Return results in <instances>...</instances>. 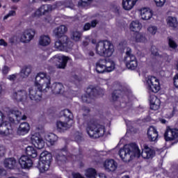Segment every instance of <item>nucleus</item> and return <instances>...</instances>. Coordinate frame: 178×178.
<instances>
[{"instance_id": "obj_7", "label": "nucleus", "mask_w": 178, "mask_h": 178, "mask_svg": "<svg viewBox=\"0 0 178 178\" xmlns=\"http://www.w3.org/2000/svg\"><path fill=\"white\" fill-rule=\"evenodd\" d=\"M115 70V62L111 59H99L96 63L97 73H111Z\"/></svg>"}, {"instance_id": "obj_18", "label": "nucleus", "mask_w": 178, "mask_h": 178, "mask_svg": "<svg viewBox=\"0 0 178 178\" xmlns=\"http://www.w3.org/2000/svg\"><path fill=\"white\" fill-rule=\"evenodd\" d=\"M34 35H35V31L34 29H28L23 33L21 41L25 43L30 42L34 38Z\"/></svg>"}, {"instance_id": "obj_22", "label": "nucleus", "mask_w": 178, "mask_h": 178, "mask_svg": "<svg viewBox=\"0 0 178 178\" xmlns=\"http://www.w3.org/2000/svg\"><path fill=\"white\" fill-rule=\"evenodd\" d=\"M29 131H30V124L24 122L19 124L17 130V134L18 136H26V134H29Z\"/></svg>"}, {"instance_id": "obj_1", "label": "nucleus", "mask_w": 178, "mask_h": 178, "mask_svg": "<svg viewBox=\"0 0 178 178\" xmlns=\"http://www.w3.org/2000/svg\"><path fill=\"white\" fill-rule=\"evenodd\" d=\"M154 155H155L154 149L145 147L141 152L136 143L125 145L119 151V156L124 162H130L136 156V158L142 156L144 159H150V158H154Z\"/></svg>"}, {"instance_id": "obj_49", "label": "nucleus", "mask_w": 178, "mask_h": 178, "mask_svg": "<svg viewBox=\"0 0 178 178\" xmlns=\"http://www.w3.org/2000/svg\"><path fill=\"white\" fill-rule=\"evenodd\" d=\"M173 83L175 87H176V88H178V74H176V75L174 76Z\"/></svg>"}, {"instance_id": "obj_63", "label": "nucleus", "mask_w": 178, "mask_h": 178, "mask_svg": "<svg viewBox=\"0 0 178 178\" xmlns=\"http://www.w3.org/2000/svg\"><path fill=\"white\" fill-rule=\"evenodd\" d=\"M161 123H163V124H165V123H166V121L165 120H161Z\"/></svg>"}, {"instance_id": "obj_29", "label": "nucleus", "mask_w": 178, "mask_h": 178, "mask_svg": "<svg viewBox=\"0 0 178 178\" xmlns=\"http://www.w3.org/2000/svg\"><path fill=\"white\" fill-rule=\"evenodd\" d=\"M38 44L41 47H48L51 44V38L49 35H41L39 38Z\"/></svg>"}, {"instance_id": "obj_2", "label": "nucleus", "mask_w": 178, "mask_h": 178, "mask_svg": "<svg viewBox=\"0 0 178 178\" xmlns=\"http://www.w3.org/2000/svg\"><path fill=\"white\" fill-rule=\"evenodd\" d=\"M67 33V27L65 25H60L53 31V34L56 38H59L54 43V48L58 51H65L67 48H70V40L67 35H65Z\"/></svg>"}, {"instance_id": "obj_62", "label": "nucleus", "mask_w": 178, "mask_h": 178, "mask_svg": "<svg viewBox=\"0 0 178 178\" xmlns=\"http://www.w3.org/2000/svg\"><path fill=\"white\" fill-rule=\"evenodd\" d=\"M88 55L89 56H94L95 54L94 53V51H89Z\"/></svg>"}, {"instance_id": "obj_48", "label": "nucleus", "mask_w": 178, "mask_h": 178, "mask_svg": "<svg viewBox=\"0 0 178 178\" xmlns=\"http://www.w3.org/2000/svg\"><path fill=\"white\" fill-rule=\"evenodd\" d=\"M16 15V11L15 10H10L4 17L3 20H6L8 17H10V16H15Z\"/></svg>"}, {"instance_id": "obj_11", "label": "nucleus", "mask_w": 178, "mask_h": 178, "mask_svg": "<svg viewBox=\"0 0 178 178\" xmlns=\"http://www.w3.org/2000/svg\"><path fill=\"white\" fill-rule=\"evenodd\" d=\"M69 57L67 56L56 55L53 56L49 62L55 65L57 69H65Z\"/></svg>"}, {"instance_id": "obj_28", "label": "nucleus", "mask_w": 178, "mask_h": 178, "mask_svg": "<svg viewBox=\"0 0 178 178\" xmlns=\"http://www.w3.org/2000/svg\"><path fill=\"white\" fill-rule=\"evenodd\" d=\"M140 16L143 20H149L152 17V11L147 8H142L140 9Z\"/></svg>"}, {"instance_id": "obj_51", "label": "nucleus", "mask_w": 178, "mask_h": 178, "mask_svg": "<svg viewBox=\"0 0 178 178\" xmlns=\"http://www.w3.org/2000/svg\"><path fill=\"white\" fill-rule=\"evenodd\" d=\"M72 177L73 178H85L83 176H82L80 173H78V172L72 173Z\"/></svg>"}, {"instance_id": "obj_8", "label": "nucleus", "mask_w": 178, "mask_h": 178, "mask_svg": "<svg viewBox=\"0 0 178 178\" xmlns=\"http://www.w3.org/2000/svg\"><path fill=\"white\" fill-rule=\"evenodd\" d=\"M52 161V155L48 152H43L40 154V161L38 168L41 173L47 172L49 169Z\"/></svg>"}, {"instance_id": "obj_32", "label": "nucleus", "mask_w": 178, "mask_h": 178, "mask_svg": "<svg viewBox=\"0 0 178 178\" xmlns=\"http://www.w3.org/2000/svg\"><path fill=\"white\" fill-rule=\"evenodd\" d=\"M143 27V25L140 22L138 21H133L130 24L129 29L131 31H134L135 33H138V31H140Z\"/></svg>"}, {"instance_id": "obj_4", "label": "nucleus", "mask_w": 178, "mask_h": 178, "mask_svg": "<svg viewBox=\"0 0 178 178\" xmlns=\"http://www.w3.org/2000/svg\"><path fill=\"white\" fill-rule=\"evenodd\" d=\"M60 117L63 116L65 118V121L58 120L56 122V127L58 131L60 133H65L67 130H69L72 127V124L70 123V120L73 119V113L69 109H65L60 112Z\"/></svg>"}, {"instance_id": "obj_34", "label": "nucleus", "mask_w": 178, "mask_h": 178, "mask_svg": "<svg viewBox=\"0 0 178 178\" xmlns=\"http://www.w3.org/2000/svg\"><path fill=\"white\" fill-rule=\"evenodd\" d=\"M26 154L28 156H31V158H37V150L33 146H28L26 148Z\"/></svg>"}, {"instance_id": "obj_21", "label": "nucleus", "mask_w": 178, "mask_h": 178, "mask_svg": "<svg viewBox=\"0 0 178 178\" xmlns=\"http://www.w3.org/2000/svg\"><path fill=\"white\" fill-rule=\"evenodd\" d=\"M13 98L18 102L26 101V99H27V92L25 90H19L17 92H14L13 94Z\"/></svg>"}, {"instance_id": "obj_36", "label": "nucleus", "mask_w": 178, "mask_h": 178, "mask_svg": "<svg viewBox=\"0 0 178 178\" xmlns=\"http://www.w3.org/2000/svg\"><path fill=\"white\" fill-rule=\"evenodd\" d=\"M167 24L172 29H176L177 27V19L175 17H168L166 19Z\"/></svg>"}, {"instance_id": "obj_31", "label": "nucleus", "mask_w": 178, "mask_h": 178, "mask_svg": "<svg viewBox=\"0 0 178 178\" xmlns=\"http://www.w3.org/2000/svg\"><path fill=\"white\" fill-rule=\"evenodd\" d=\"M51 91L53 94H61L63 91V85L60 83H54L51 86Z\"/></svg>"}, {"instance_id": "obj_56", "label": "nucleus", "mask_w": 178, "mask_h": 178, "mask_svg": "<svg viewBox=\"0 0 178 178\" xmlns=\"http://www.w3.org/2000/svg\"><path fill=\"white\" fill-rule=\"evenodd\" d=\"M8 72H9V67H8L7 66L3 67V73L4 74H6L8 73Z\"/></svg>"}, {"instance_id": "obj_25", "label": "nucleus", "mask_w": 178, "mask_h": 178, "mask_svg": "<svg viewBox=\"0 0 178 178\" xmlns=\"http://www.w3.org/2000/svg\"><path fill=\"white\" fill-rule=\"evenodd\" d=\"M147 134L149 141H156L158 140V131H156V128L154 127H149Z\"/></svg>"}, {"instance_id": "obj_47", "label": "nucleus", "mask_w": 178, "mask_h": 178, "mask_svg": "<svg viewBox=\"0 0 178 178\" xmlns=\"http://www.w3.org/2000/svg\"><path fill=\"white\" fill-rule=\"evenodd\" d=\"M154 2L156 5V6L162 7L163 5H165V2H166V0H154Z\"/></svg>"}, {"instance_id": "obj_53", "label": "nucleus", "mask_w": 178, "mask_h": 178, "mask_svg": "<svg viewBox=\"0 0 178 178\" xmlns=\"http://www.w3.org/2000/svg\"><path fill=\"white\" fill-rule=\"evenodd\" d=\"M5 147L3 146H0V156H3L5 155Z\"/></svg>"}, {"instance_id": "obj_14", "label": "nucleus", "mask_w": 178, "mask_h": 178, "mask_svg": "<svg viewBox=\"0 0 178 178\" xmlns=\"http://www.w3.org/2000/svg\"><path fill=\"white\" fill-rule=\"evenodd\" d=\"M17 122H20V120H26L27 119V116L26 115H22V112L19 110L11 109L9 111V119L11 122H15V118Z\"/></svg>"}, {"instance_id": "obj_55", "label": "nucleus", "mask_w": 178, "mask_h": 178, "mask_svg": "<svg viewBox=\"0 0 178 178\" xmlns=\"http://www.w3.org/2000/svg\"><path fill=\"white\" fill-rule=\"evenodd\" d=\"M0 46L8 47V42L3 39H0Z\"/></svg>"}, {"instance_id": "obj_16", "label": "nucleus", "mask_w": 178, "mask_h": 178, "mask_svg": "<svg viewBox=\"0 0 178 178\" xmlns=\"http://www.w3.org/2000/svg\"><path fill=\"white\" fill-rule=\"evenodd\" d=\"M178 137V129H170V127H167V129L164 134V138L165 141H172L177 138Z\"/></svg>"}, {"instance_id": "obj_19", "label": "nucleus", "mask_w": 178, "mask_h": 178, "mask_svg": "<svg viewBox=\"0 0 178 178\" xmlns=\"http://www.w3.org/2000/svg\"><path fill=\"white\" fill-rule=\"evenodd\" d=\"M0 134L1 136H9L12 134V125L9 122H3L0 124Z\"/></svg>"}, {"instance_id": "obj_35", "label": "nucleus", "mask_w": 178, "mask_h": 178, "mask_svg": "<svg viewBox=\"0 0 178 178\" xmlns=\"http://www.w3.org/2000/svg\"><path fill=\"white\" fill-rule=\"evenodd\" d=\"M44 138L46 141H48V143H50L51 145H54V144H55V143H56V141L58 140V136L52 133L46 134Z\"/></svg>"}, {"instance_id": "obj_10", "label": "nucleus", "mask_w": 178, "mask_h": 178, "mask_svg": "<svg viewBox=\"0 0 178 178\" xmlns=\"http://www.w3.org/2000/svg\"><path fill=\"white\" fill-rule=\"evenodd\" d=\"M125 56L124 58V63L126 67L129 70H136L137 66H138V63L137 62V58L133 54V51L131 49H127L126 51Z\"/></svg>"}, {"instance_id": "obj_6", "label": "nucleus", "mask_w": 178, "mask_h": 178, "mask_svg": "<svg viewBox=\"0 0 178 178\" xmlns=\"http://www.w3.org/2000/svg\"><path fill=\"white\" fill-rule=\"evenodd\" d=\"M35 86L43 91H47L51 87V76L45 72H39L35 76Z\"/></svg>"}, {"instance_id": "obj_42", "label": "nucleus", "mask_w": 178, "mask_h": 178, "mask_svg": "<svg viewBox=\"0 0 178 178\" xmlns=\"http://www.w3.org/2000/svg\"><path fill=\"white\" fill-rule=\"evenodd\" d=\"M122 95V90H115L112 93V99L113 101H118V98H119Z\"/></svg>"}, {"instance_id": "obj_37", "label": "nucleus", "mask_w": 178, "mask_h": 178, "mask_svg": "<svg viewBox=\"0 0 178 178\" xmlns=\"http://www.w3.org/2000/svg\"><path fill=\"white\" fill-rule=\"evenodd\" d=\"M83 34L81 32L79 31H72L71 32V39L73 40V41H75L76 42L80 41L81 40V36Z\"/></svg>"}, {"instance_id": "obj_17", "label": "nucleus", "mask_w": 178, "mask_h": 178, "mask_svg": "<svg viewBox=\"0 0 178 178\" xmlns=\"http://www.w3.org/2000/svg\"><path fill=\"white\" fill-rule=\"evenodd\" d=\"M19 164L22 169L33 168V160L29 156L23 155L19 159Z\"/></svg>"}, {"instance_id": "obj_33", "label": "nucleus", "mask_w": 178, "mask_h": 178, "mask_svg": "<svg viewBox=\"0 0 178 178\" xmlns=\"http://www.w3.org/2000/svg\"><path fill=\"white\" fill-rule=\"evenodd\" d=\"M31 73V66H25L24 67L20 72L19 74L22 79H26L29 76H30V74Z\"/></svg>"}, {"instance_id": "obj_44", "label": "nucleus", "mask_w": 178, "mask_h": 178, "mask_svg": "<svg viewBox=\"0 0 178 178\" xmlns=\"http://www.w3.org/2000/svg\"><path fill=\"white\" fill-rule=\"evenodd\" d=\"M92 3V0H80L78 3L79 6H88Z\"/></svg>"}, {"instance_id": "obj_46", "label": "nucleus", "mask_w": 178, "mask_h": 178, "mask_svg": "<svg viewBox=\"0 0 178 178\" xmlns=\"http://www.w3.org/2000/svg\"><path fill=\"white\" fill-rule=\"evenodd\" d=\"M75 140L77 141V143H80L81 140H83V134L80 132H76L74 134Z\"/></svg>"}, {"instance_id": "obj_54", "label": "nucleus", "mask_w": 178, "mask_h": 178, "mask_svg": "<svg viewBox=\"0 0 178 178\" xmlns=\"http://www.w3.org/2000/svg\"><path fill=\"white\" fill-rule=\"evenodd\" d=\"M17 78V74H12L8 76V79L10 80V81H15V80H16Z\"/></svg>"}, {"instance_id": "obj_24", "label": "nucleus", "mask_w": 178, "mask_h": 178, "mask_svg": "<svg viewBox=\"0 0 178 178\" xmlns=\"http://www.w3.org/2000/svg\"><path fill=\"white\" fill-rule=\"evenodd\" d=\"M149 101L150 102V109L153 111H158L161 106V100L154 95L149 97Z\"/></svg>"}, {"instance_id": "obj_52", "label": "nucleus", "mask_w": 178, "mask_h": 178, "mask_svg": "<svg viewBox=\"0 0 178 178\" xmlns=\"http://www.w3.org/2000/svg\"><path fill=\"white\" fill-rule=\"evenodd\" d=\"M4 120H5V114H3L2 111H0V124H2Z\"/></svg>"}, {"instance_id": "obj_23", "label": "nucleus", "mask_w": 178, "mask_h": 178, "mask_svg": "<svg viewBox=\"0 0 178 178\" xmlns=\"http://www.w3.org/2000/svg\"><path fill=\"white\" fill-rule=\"evenodd\" d=\"M104 166L106 172H115L118 169V163L113 159L106 160L104 163Z\"/></svg>"}, {"instance_id": "obj_60", "label": "nucleus", "mask_w": 178, "mask_h": 178, "mask_svg": "<svg viewBox=\"0 0 178 178\" xmlns=\"http://www.w3.org/2000/svg\"><path fill=\"white\" fill-rule=\"evenodd\" d=\"M95 178H105V175L104 174H99V175H96Z\"/></svg>"}, {"instance_id": "obj_20", "label": "nucleus", "mask_w": 178, "mask_h": 178, "mask_svg": "<svg viewBox=\"0 0 178 178\" xmlns=\"http://www.w3.org/2000/svg\"><path fill=\"white\" fill-rule=\"evenodd\" d=\"M52 10H54V9L51 5L44 4L35 12V16H42V15H47V13H49L52 12Z\"/></svg>"}, {"instance_id": "obj_41", "label": "nucleus", "mask_w": 178, "mask_h": 178, "mask_svg": "<svg viewBox=\"0 0 178 178\" xmlns=\"http://www.w3.org/2000/svg\"><path fill=\"white\" fill-rule=\"evenodd\" d=\"M98 24V22L97 20H93L91 22V24L86 23L83 26V31H88L91 29V27H95Z\"/></svg>"}, {"instance_id": "obj_40", "label": "nucleus", "mask_w": 178, "mask_h": 178, "mask_svg": "<svg viewBox=\"0 0 178 178\" xmlns=\"http://www.w3.org/2000/svg\"><path fill=\"white\" fill-rule=\"evenodd\" d=\"M73 161H80V159H83V154L80 153V151L78 149H76L71 156Z\"/></svg>"}, {"instance_id": "obj_50", "label": "nucleus", "mask_w": 178, "mask_h": 178, "mask_svg": "<svg viewBox=\"0 0 178 178\" xmlns=\"http://www.w3.org/2000/svg\"><path fill=\"white\" fill-rule=\"evenodd\" d=\"M82 111L84 112L83 116H87V113H90V108L88 107L83 106Z\"/></svg>"}, {"instance_id": "obj_27", "label": "nucleus", "mask_w": 178, "mask_h": 178, "mask_svg": "<svg viewBox=\"0 0 178 178\" xmlns=\"http://www.w3.org/2000/svg\"><path fill=\"white\" fill-rule=\"evenodd\" d=\"M4 167L6 169H15L16 167V159L15 158H7L3 161Z\"/></svg>"}, {"instance_id": "obj_45", "label": "nucleus", "mask_w": 178, "mask_h": 178, "mask_svg": "<svg viewBox=\"0 0 178 178\" xmlns=\"http://www.w3.org/2000/svg\"><path fill=\"white\" fill-rule=\"evenodd\" d=\"M147 31L149 34L155 35V34H156V31H158V28L155 26H150L147 28Z\"/></svg>"}, {"instance_id": "obj_9", "label": "nucleus", "mask_w": 178, "mask_h": 178, "mask_svg": "<svg viewBox=\"0 0 178 178\" xmlns=\"http://www.w3.org/2000/svg\"><path fill=\"white\" fill-rule=\"evenodd\" d=\"M97 95H104V90L99 88H88L86 94L81 97V100L86 104H90Z\"/></svg>"}, {"instance_id": "obj_3", "label": "nucleus", "mask_w": 178, "mask_h": 178, "mask_svg": "<svg viewBox=\"0 0 178 178\" xmlns=\"http://www.w3.org/2000/svg\"><path fill=\"white\" fill-rule=\"evenodd\" d=\"M87 134L93 138H99L105 134V127L99 124L94 120H89L84 123Z\"/></svg>"}, {"instance_id": "obj_30", "label": "nucleus", "mask_w": 178, "mask_h": 178, "mask_svg": "<svg viewBox=\"0 0 178 178\" xmlns=\"http://www.w3.org/2000/svg\"><path fill=\"white\" fill-rule=\"evenodd\" d=\"M137 0H122V7L125 10H131L136 5Z\"/></svg>"}, {"instance_id": "obj_59", "label": "nucleus", "mask_w": 178, "mask_h": 178, "mask_svg": "<svg viewBox=\"0 0 178 178\" xmlns=\"http://www.w3.org/2000/svg\"><path fill=\"white\" fill-rule=\"evenodd\" d=\"M151 51H152V54L155 56L159 55V53H158V51H154V47H152Z\"/></svg>"}, {"instance_id": "obj_26", "label": "nucleus", "mask_w": 178, "mask_h": 178, "mask_svg": "<svg viewBox=\"0 0 178 178\" xmlns=\"http://www.w3.org/2000/svg\"><path fill=\"white\" fill-rule=\"evenodd\" d=\"M55 159L58 166H63L67 162V157L62 151L56 154Z\"/></svg>"}, {"instance_id": "obj_15", "label": "nucleus", "mask_w": 178, "mask_h": 178, "mask_svg": "<svg viewBox=\"0 0 178 178\" xmlns=\"http://www.w3.org/2000/svg\"><path fill=\"white\" fill-rule=\"evenodd\" d=\"M31 140L32 141V144H33L34 147L38 148V149H42L45 145L44 140L40 137V134H34L31 135Z\"/></svg>"}, {"instance_id": "obj_13", "label": "nucleus", "mask_w": 178, "mask_h": 178, "mask_svg": "<svg viewBox=\"0 0 178 178\" xmlns=\"http://www.w3.org/2000/svg\"><path fill=\"white\" fill-rule=\"evenodd\" d=\"M42 91L41 88L35 86L29 88V97L31 101L40 102L42 99Z\"/></svg>"}, {"instance_id": "obj_58", "label": "nucleus", "mask_w": 178, "mask_h": 178, "mask_svg": "<svg viewBox=\"0 0 178 178\" xmlns=\"http://www.w3.org/2000/svg\"><path fill=\"white\" fill-rule=\"evenodd\" d=\"M10 44H15V36H13L8 39Z\"/></svg>"}, {"instance_id": "obj_38", "label": "nucleus", "mask_w": 178, "mask_h": 178, "mask_svg": "<svg viewBox=\"0 0 178 178\" xmlns=\"http://www.w3.org/2000/svg\"><path fill=\"white\" fill-rule=\"evenodd\" d=\"M85 176L87 178H95L97 176V170L95 168H88L85 171Z\"/></svg>"}, {"instance_id": "obj_39", "label": "nucleus", "mask_w": 178, "mask_h": 178, "mask_svg": "<svg viewBox=\"0 0 178 178\" xmlns=\"http://www.w3.org/2000/svg\"><path fill=\"white\" fill-rule=\"evenodd\" d=\"M135 41L136 42H147V40L144 33H138L135 34Z\"/></svg>"}, {"instance_id": "obj_5", "label": "nucleus", "mask_w": 178, "mask_h": 178, "mask_svg": "<svg viewBox=\"0 0 178 178\" xmlns=\"http://www.w3.org/2000/svg\"><path fill=\"white\" fill-rule=\"evenodd\" d=\"M95 51L97 55L109 58V56L113 55L115 47L110 41H101L96 44Z\"/></svg>"}, {"instance_id": "obj_12", "label": "nucleus", "mask_w": 178, "mask_h": 178, "mask_svg": "<svg viewBox=\"0 0 178 178\" xmlns=\"http://www.w3.org/2000/svg\"><path fill=\"white\" fill-rule=\"evenodd\" d=\"M147 90L151 92L156 93L161 90L159 79L156 76H148L147 79Z\"/></svg>"}, {"instance_id": "obj_57", "label": "nucleus", "mask_w": 178, "mask_h": 178, "mask_svg": "<svg viewBox=\"0 0 178 178\" xmlns=\"http://www.w3.org/2000/svg\"><path fill=\"white\" fill-rule=\"evenodd\" d=\"M4 175H6V170L0 168V176H3Z\"/></svg>"}, {"instance_id": "obj_61", "label": "nucleus", "mask_w": 178, "mask_h": 178, "mask_svg": "<svg viewBox=\"0 0 178 178\" xmlns=\"http://www.w3.org/2000/svg\"><path fill=\"white\" fill-rule=\"evenodd\" d=\"M72 79H74L76 81H80V78L77 75H74Z\"/></svg>"}, {"instance_id": "obj_43", "label": "nucleus", "mask_w": 178, "mask_h": 178, "mask_svg": "<svg viewBox=\"0 0 178 178\" xmlns=\"http://www.w3.org/2000/svg\"><path fill=\"white\" fill-rule=\"evenodd\" d=\"M168 40L170 48H172V49H176V48H177V44H176V42H175L172 37H168Z\"/></svg>"}, {"instance_id": "obj_64", "label": "nucleus", "mask_w": 178, "mask_h": 178, "mask_svg": "<svg viewBox=\"0 0 178 178\" xmlns=\"http://www.w3.org/2000/svg\"><path fill=\"white\" fill-rule=\"evenodd\" d=\"M122 178H130V177H129V175H125V176L122 177Z\"/></svg>"}]
</instances>
